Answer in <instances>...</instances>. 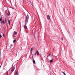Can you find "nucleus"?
<instances>
[{"label":"nucleus","instance_id":"nucleus-17","mask_svg":"<svg viewBox=\"0 0 75 75\" xmlns=\"http://www.w3.org/2000/svg\"><path fill=\"white\" fill-rule=\"evenodd\" d=\"M14 34H17V32L14 31Z\"/></svg>","mask_w":75,"mask_h":75},{"label":"nucleus","instance_id":"nucleus-10","mask_svg":"<svg viewBox=\"0 0 75 75\" xmlns=\"http://www.w3.org/2000/svg\"><path fill=\"white\" fill-rule=\"evenodd\" d=\"M33 50V47L31 48V49L30 51V52H31V51H32Z\"/></svg>","mask_w":75,"mask_h":75},{"label":"nucleus","instance_id":"nucleus-11","mask_svg":"<svg viewBox=\"0 0 75 75\" xmlns=\"http://www.w3.org/2000/svg\"><path fill=\"white\" fill-rule=\"evenodd\" d=\"M2 36L4 37V38H5V35L4 33L3 34Z\"/></svg>","mask_w":75,"mask_h":75},{"label":"nucleus","instance_id":"nucleus-7","mask_svg":"<svg viewBox=\"0 0 75 75\" xmlns=\"http://www.w3.org/2000/svg\"><path fill=\"white\" fill-rule=\"evenodd\" d=\"M14 69H15V68H14V67L11 70V71H12V72H13V71H14Z\"/></svg>","mask_w":75,"mask_h":75},{"label":"nucleus","instance_id":"nucleus-12","mask_svg":"<svg viewBox=\"0 0 75 75\" xmlns=\"http://www.w3.org/2000/svg\"><path fill=\"white\" fill-rule=\"evenodd\" d=\"M5 21L6 23H7V19H6V18H5Z\"/></svg>","mask_w":75,"mask_h":75},{"label":"nucleus","instance_id":"nucleus-25","mask_svg":"<svg viewBox=\"0 0 75 75\" xmlns=\"http://www.w3.org/2000/svg\"><path fill=\"white\" fill-rule=\"evenodd\" d=\"M11 46H12V45H11V47H10V48H11Z\"/></svg>","mask_w":75,"mask_h":75},{"label":"nucleus","instance_id":"nucleus-20","mask_svg":"<svg viewBox=\"0 0 75 75\" xmlns=\"http://www.w3.org/2000/svg\"><path fill=\"white\" fill-rule=\"evenodd\" d=\"M36 53L37 54L38 53H39V52H38V51L37 50L36 51Z\"/></svg>","mask_w":75,"mask_h":75},{"label":"nucleus","instance_id":"nucleus-15","mask_svg":"<svg viewBox=\"0 0 75 75\" xmlns=\"http://www.w3.org/2000/svg\"><path fill=\"white\" fill-rule=\"evenodd\" d=\"M33 62L34 64H35V60H33Z\"/></svg>","mask_w":75,"mask_h":75},{"label":"nucleus","instance_id":"nucleus-1","mask_svg":"<svg viewBox=\"0 0 75 75\" xmlns=\"http://www.w3.org/2000/svg\"><path fill=\"white\" fill-rule=\"evenodd\" d=\"M29 18H30V16H28V14H27V15L26 16L25 23H28V22Z\"/></svg>","mask_w":75,"mask_h":75},{"label":"nucleus","instance_id":"nucleus-18","mask_svg":"<svg viewBox=\"0 0 75 75\" xmlns=\"http://www.w3.org/2000/svg\"><path fill=\"white\" fill-rule=\"evenodd\" d=\"M33 55L34 56H36V54L35 53V54H33Z\"/></svg>","mask_w":75,"mask_h":75},{"label":"nucleus","instance_id":"nucleus-27","mask_svg":"<svg viewBox=\"0 0 75 75\" xmlns=\"http://www.w3.org/2000/svg\"><path fill=\"white\" fill-rule=\"evenodd\" d=\"M25 25H26V23H25Z\"/></svg>","mask_w":75,"mask_h":75},{"label":"nucleus","instance_id":"nucleus-2","mask_svg":"<svg viewBox=\"0 0 75 75\" xmlns=\"http://www.w3.org/2000/svg\"><path fill=\"white\" fill-rule=\"evenodd\" d=\"M1 17L0 18V21H1V24H3V23L4 25L5 24V22H4V20H2V17L1 16Z\"/></svg>","mask_w":75,"mask_h":75},{"label":"nucleus","instance_id":"nucleus-21","mask_svg":"<svg viewBox=\"0 0 75 75\" xmlns=\"http://www.w3.org/2000/svg\"><path fill=\"white\" fill-rule=\"evenodd\" d=\"M37 55H38V56L40 55V54H39V53H37Z\"/></svg>","mask_w":75,"mask_h":75},{"label":"nucleus","instance_id":"nucleus-19","mask_svg":"<svg viewBox=\"0 0 75 75\" xmlns=\"http://www.w3.org/2000/svg\"><path fill=\"white\" fill-rule=\"evenodd\" d=\"M62 73H63V74H64V75H66V74H65V72H63Z\"/></svg>","mask_w":75,"mask_h":75},{"label":"nucleus","instance_id":"nucleus-13","mask_svg":"<svg viewBox=\"0 0 75 75\" xmlns=\"http://www.w3.org/2000/svg\"><path fill=\"white\" fill-rule=\"evenodd\" d=\"M16 39H15L13 41V43H14L16 42Z\"/></svg>","mask_w":75,"mask_h":75},{"label":"nucleus","instance_id":"nucleus-29","mask_svg":"<svg viewBox=\"0 0 75 75\" xmlns=\"http://www.w3.org/2000/svg\"><path fill=\"white\" fill-rule=\"evenodd\" d=\"M32 58H33V57H32Z\"/></svg>","mask_w":75,"mask_h":75},{"label":"nucleus","instance_id":"nucleus-28","mask_svg":"<svg viewBox=\"0 0 75 75\" xmlns=\"http://www.w3.org/2000/svg\"><path fill=\"white\" fill-rule=\"evenodd\" d=\"M32 57H33V56H32Z\"/></svg>","mask_w":75,"mask_h":75},{"label":"nucleus","instance_id":"nucleus-9","mask_svg":"<svg viewBox=\"0 0 75 75\" xmlns=\"http://www.w3.org/2000/svg\"><path fill=\"white\" fill-rule=\"evenodd\" d=\"M52 62H53V60H52V59L50 60V63H52Z\"/></svg>","mask_w":75,"mask_h":75},{"label":"nucleus","instance_id":"nucleus-23","mask_svg":"<svg viewBox=\"0 0 75 75\" xmlns=\"http://www.w3.org/2000/svg\"><path fill=\"white\" fill-rule=\"evenodd\" d=\"M62 40H64V38H63V37H62Z\"/></svg>","mask_w":75,"mask_h":75},{"label":"nucleus","instance_id":"nucleus-5","mask_svg":"<svg viewBox=\"0 0 75 75\" xmlns=\"http://www.w3.org/2000/svg\"><path fill=\"white\" fill-rule=\"evenodd\" d=\"M24 28L25 29H27V27L25 25H24Z\"/></svg>","mask_w":75,"mask_h":75},{"label":"nucleus","instance_id":"nucleus-22","mask_svg":"<svg viewBox=\"0 0 75 75\" xmlns=\"http://www.w3.org/2000/svg\"><path fill=\"white\" fill-rule=\"evenodd\" d=\"M29 0L30 4H31V0Z\"/></svg>","mask_w":75,"mask_h":75},{"label":"nucleus","instance_id":"nucleus-6","mask_svg":"<svg viewBox=\"0 0 75 75\" xmlns=\"http://www.w3.org/2000/svg\"><path fill=\"white\" fill-rule=\"evenodd\" d=\"M15 75H18V71H16L15 74Z\"/></svg>","mask_w":75,"mask_h":75},{"label":"nucleus","instance_id":"nucleus-16","mask_svg":"<svg viewBox=\"0 0 75 75\" xmlns=\"http://www.w3.org/2000/svg\"><path fill=\"white\" fill-rule=\"evenodd\" d=\"M1 37H2V36L1 34H0V39L1 38Z\"/></svg>","mask_w":75,"mask_h":75},{"label":"nucleus","instance_id":"nucleus-14","mask_svg":"<svg viewBox=\"0 0 75 75\" xmlns=\"http://www.w3.org/2000/svg\"><path fill=\"white\" fill-rule=\"evenodd\" d=\"M51 54H49L47 56V57H50V56H51Z\"/></svg>","mask_w":75,"mask_h":75},{"label":"nucleus","instance_id":"nucleus-3","mask_svg":"<svg viewBox=\"0 0 75 75\" xmlns=\"http://www.w3.org/2000/svg\"><path fill=\"white\" fill-rule=\"evenodd\" d=\"M47 20H50L51 21V18H50V16L49 15H47Z\"/></svg>","mask_w":75,"mask_h":75},{"label":"nucleus","instance_id":"nucleus-26","mask_svg":"<svg viewBox=\"0 0 75 75\" xmlns=\"http://www.w3.org/2000/svg\"><path fill=\"white\" fill-rule=\"evenodd\" d=\"M0 68H1V65H0Z\"/></svg>","mask_w":75,"mask_h":75},{"label":"nucleus","instance_id":"nucleus-4","mask_svg":"<svg viewBox=\"0 0 75 75\" xmlns=\"http://www.w3.org/2000/svg\"><path fill=\"white\" fill-rule=\"evenodd\" d=\"M7 15H8V16H9L10 15V11H8Z\"/></svg>","mask_w":75,"mask_h":75},{"label":"nucleus","instance_id":"nucleus-24","mask_svg":"<svg viewBox=\"0 0 75 75\" xmlns=\"http://www.w3.org/2000/svg\"><path fill=\"white\" fill-rule=\"evenodd\" d=\"M1 56V52L0 51V57Z\"/></svg>","mask_w":75,"mask_h":75},{"label":"nucleus","instance_id":"nucleus-8","mask_svg":"<svg viewBox=\"0 0 75 75\" xmlns=\"http://www.w3.org/2000/svg\"><path fill=\"white\" fill-rule=\"evenodd\" d=\"M8 23L9 24V25H10V20L8 19Z\"/></svg>","mask_w":75,"mask_h":75}]
</instances>
